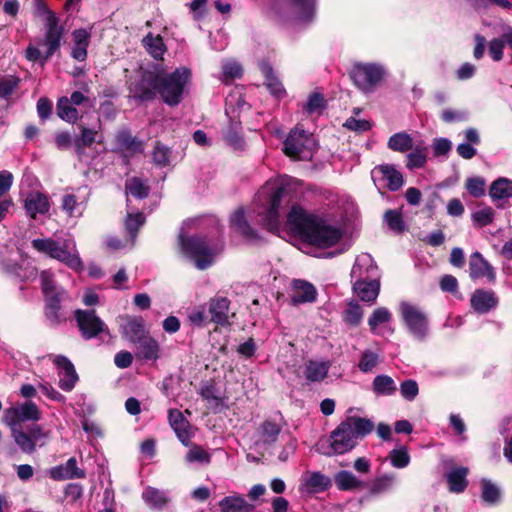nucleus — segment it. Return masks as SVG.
Instances as JSON below:
<instances>
[{
	"label": "nucleus",
	"mask_w": 512,
	"mask_h": 512,
	"mask_svg": "<svg viewBox=\"0 0 512 512\" xmlns=\"http://www.w3.org/2000/svg\"><path fill=\"white\" fill-rule=\"evenodd\" d=\"M501 491L499 487L489 479L481 480V498L488 505H495L499 502Z\"/></svg>",
	"instance_id": "nucleus-50"
},
{
	"label": "nucleus",
	"mask_w": 512,
	"mask_h": 512,
	"mask_svg": "<svg viewBox=\"0 0 512 512\" xmlns=\"http://www.w3.org/2000/svg\"><path fill=\"white\" fill-rule=\"evenodd\" d=\"M288 188L280 183H267L257 193V221L269 231L279 229L280 208L283 202L288 203Z\"/></svg>",
	"instance_id": "nucleus-1"
},
{
	"label": "nucleus",
	"mask_w": 512,
	"mask_h": 512,
	"mask_svg": "<svg viewBox=\"0 0 512 512\" xmlns=\"http://www.w3.org/2000/svg\"><path fill=\"white\" fill-rule=\"evenodd\" d=\"M316 142L312 134L295 127L288 133L283 142V152L290 158L308 160L312 157Z\"/></svg>",
	"instance_id": "nucleus-9"
},
{
	"label": "nucleus",
	"mask_w": 512,
	"mask_h": 512,
	"mask_svg": "<svg viewBox=\"0 0 512 512\" xmlns=\"http://www.w3.org/2000/svg\"><path fill=\"white\" fill-rule=\"evenodd\" d=\"M330 368L329 360H308L305 363L303 375L307 383H320L327 378Z\"/></svg>",
	"instance_id": "nucleus-29"
},
{
	"label": "nucleus",
	"mask_w": 512,
	"mask_h": 512,
	"mask_svg": "<svg viewBox=\"0 0 512 512\" xmlns=\"http://www.w3.org/2000/svg\"><path fill=\"white\" fill-rule=\"evenodd\" d=\"M469 275L472 279L487 278L489 282H493L495 280V272L493 267L478 251L470 255Z\"/></svg>",
	"instance_id": "nucleus-25"
},
{
	"label": "nucleus",
	"mask_w": 512,
	"mask_h": 512,
	"mask_svg": "<svg viewBox=\"0 0 512 512\" xmlns=\"http://www.w3.org/2000/svg\"><path fill=\"white\" fill-rule=\"evenodd\" d=\"M386 75V69L378 63L353 64L350 77L354 85L364 93H372L382 83Z\"/></svg>",
	"instance_id": "nucleus-8"
},
{
	"label": "nucleus",
	"mask_w": 512,
	"mask_h": 512,
	"mask_svg": "<svg viewBox=\"0 0 512 512\" xmlns=\"http://www.w3.org/2000/svg\"><path fill=\"white\" fill-rule=\"evenodd\" d=\"M389 458L392 466L398 469L407 467L410 462V456L405 447L393 449L389 454Z\"/></svg>",
	"instance_id": "nucleus-62"
},
{
	"label": "nucleus",
	"mask_w": 512,
	"mask_h": 512,
	"mask_svg": "<svg viewBox=\"0 0 512 512\" xmlns=\"http://www.w3.org/2000/svg\"><path fill=\"white\" fill-rule=\"evenodd\" d=\"M125 188L130 195L138 199L146 198L150 192V187L138 177L129 179Z\"/></svg>",
	"instance_id": "nucleus-54"
},
{
	"label": "nucleus",
	"mask_w": 512,
	"mask_h": 512,
	"mask_svg": "<svg viewBox=\"0 0 512 512\" xmlns=\"http://www.w3.org/2000/svg\"><path fill=\"white\" fill-rule=\"evenodd\" d=\"M350 275L353 281H361L378 277L380 273L372 256L362 253L357 256Z\"/></svg>",
	"instance_id": "nucleus-19"
},
{
	"label": "nucleus",
	"mask_w": 512,
	"mask_h": 512,
	"mask_svg": "<svg viewBox=\"0 0 512 512\" xmlns=\"http://www.w3.org/2000/svg\"><path fill=\"white\" fill-rule=\"evenodd\" d=\"M161 348L156 339L150 335L137 343L136 356L146 361H156L160 358Z\"/></svg>",
	"instance_id": "nucleus-34"
},
{
	"label": "nucleus",
	"mask_w": 512,
	"mask_h": 512,
	"mask_svg": "<svg viewBox=\"0 0 512 512\" xmlns=\"http://www.w3.org/2000/svg\"><path fill=\"white\" fill-rule=\"evenodd\" d=\"M260 70L265 77V85L269 91L277 97L283 96L285 89L281 81L275 76L272 66L266 62H262L260 64Z\"/></svg>",
	"instance_id": "nucleus-42"
},
{
	"label": "nucleus",
	"mask_w": 512,
	"mask_h": 512,
	"mask_svg": "<svg viewBox=\"0 0 512 512\" xmlns=\"http://www.w3.org/2000/svg\"><path fill=\"white\" fill-rule=\"evenodd\" d=\"M54 364L58 368L59 387L64 391H71L78 381L73 363L67 357L58 355L54 359Z\"/></svg>",
	"instance_id": "nucleus-20"
},
{
	"label": "nucleus",
	"mask_w": 512,
	"mask_h": 512,
	"mask_svg": "<svg viewBox=\"0 0 512 512\" xmlns=\"http://www.w3.org/2000/svg\"><path fill=\"white\" fill-rule=\"evenodd\" d=\"M242 73V67L238 62L226 60L222 63V74L220 76V80L223 83L228 84L234 79L240 78Z\"/></svg>",
	"instance_id": "nucleus-52"
},
{
	"label": "nucleus",
	"mask_w": 512,
	"mask_h": 512,
	"mask_svg": "<svg viewBox=\"0 0 512 512\" xmlns=\"http://www.w3.org/2000/svg\"><path fill=\"white\" fill-rule=\"evenodd\" d=\"M489 195L498 208L512 205V180L504 177L496 179L490 186Z\"/></svg>",
	"instance_id": "nucleus-21"
},
{
	"label": "nucleus",
	"mask_w": 512,
	"mask_h": 512,
	"mask_svg": "<svg viewBox=\"0 0 512 512\" xmlns=\"http://www.w3.org/2000/svg\"><path fill=\"white\" fill-rule=\"evenodd\" d=\"M230 300L227 297L215 296L209 301L211 321L220 326L229 325Z\"/></svg>",
	"instance_id": "nucleus-27"
},
{
	"label": "nucleus",
	"mask_w": 512,
	"mask_h": 512,
	"mask_svg": "<svg viewBox=\"0 0 512 512\" xmlns=\"http://www.w3.org/2000/svg\"><path fill=\"white\" fill-rule=\"evenodd\" d=\"M122 332L125 338L130 342L137 344L142 338L149 334L145 331L144 320L142 318H131L122 326Z\"/></svg>",
	"instance_id": "nucleus-37"
},
{
	"label": "nucleus",
	"mask_w": 512,
	"mask_h": 512,
	"mask_svg": "<svg viewBox=\"0 0 512 512\" xmlns=\"http://www.w3.org/2000/svg\"><path fill=\"white\" fill-rule=\"evenodd\" d=\"M291 289V303L295 306L303 303H312L316 300V288L308 281L295 279L292 281Z\"/></svg>",
	"instance_id": "nucleus-23"
},
{
	"label": "nucleus",
	"mask_w": 512,
	"mask_h": 512,
	"mask_svg": "<svg viewBox=\"0 0 512 512\" xmlns=\"http://www.w3.org/2000/svg\"><path fill=\"white\" fill-rule=\"evenodd\" d=\"M31 244L36 251L65 264L75 271H80L83 269V263L79 256L76 242L73 238L34 239Z\"/></svg>",
	"instance_id": "nucleus-5"
},
{
	"label": "nucleus",
	"mask_w": 512,
	"mask_h": 512,
	"mask_svg": "<svg viewBox=\"0 0 512 512\" xmlns=\"http://www.w3.org/2000/svg\"><path fill=\"white\" fill-rule=\"evenodd\" d=\"M342 237L340 229L325 224L322 220L316 219L304 239L310 244L319 247H331Z\"/></svg>",
	"instance_id": "nucleus-12"
},
{
	"label": "nucleus",
	"mask_w": 512,
	"mask_h": 512,
	"mask_svg": "<svg viewBox=\"0 0 512 512\" xmlns=\"http://www.w3.org/2000/svg\"><path fill=\"white\" fill-rule=\"evenodd\" d=\"M170 426L176 433L182 444L188 445L191 434L189 432V422L185 419L182 412L178 409H170L168 412Z\"/></svg>",
	"instance_id": "nucleus-31"
},
{
	"label": "nucleus",
	"mask_w": 512,
	"mask_h": 512,
	"mask_svg": "<svg viewBox=\"0 0 512 512\" xmlns=\"http://www.w3.org/2000/svg\"><path fill=\"white\" fill-rule=\"evenodd\" d=\"M396 482V477L393 474H385L374 479L370 486V493L372 495H379L387 493L392 490Z\"/></svg>",
	"instance_id": "nucleus-51"
},
{
	"label": "nucleus",
	"mask_w": 512,
	"mask_h": 512,
	"mask_svg": "<svg viewBox=\"0 0 512 512\" xmlns=\"http://www.w3.org/2000/svg\"><path fill=\"white\" fill-rule=\"evenodd\" d=\"M40 418V409L31 400L17 403L5 409L3 413V422L8 427H22V423L27 421L36 422L40 420Z\"/></svg>",
	"instance_id": "nucleus-11"
},
{
	"label": "nucleus",
	"mask_w": 512,
	"mask_h": 512,
	"mask_svg": "<svg viewBox=\"0 0 512 512\" xmlns=\"http://www.w3.org/2000/svg\"><path fill=\"white\" fill-rule=\"evenodd\" d=\"M466 189L471 196L479 198L485 194V181L481 177L469 178L466 181Z\"/></svg>",
	"instance_id": "nucleus-64"
},
{
	"label": "nucleus",
	"mask_w": 512,
	"mask_h": 512,
	"mask_svg": "<svg viewBox=\"0 0 512 512\" xmlns=\"http://www.w3.org/2000/svg\"><path fill=\"white\" fill-rule=\"evenodd\" d=\"M145 504L153 510H162L170 501L168 493L163 490L148 486L142 492Z\"/></svg>",
	"instance_id": "nucleus-35"
},
{
	"label": "nucleus",
	"mask_w": 512,
	"mask_h": 512,
	"mask_svg": "<svg viewBox=\"0 0 512 512\" xmlns=\"http://www.w3.org/2000/svg\"><path fill=\"white\" fill-rule=\"evenodd\" d=\"M363 317V310L356 302H350L343 312V320L351 326H356L360 323Z\"/></svg>",
	"instance_id": "nucleus-60"
},
{
	"label": "nucleus",
	"mask_w": 512,
	"mask_h": 512,
	"mask_svg": "<svg viewBox=\"0 0 512 512\" xmlns=\"http://www.w3.org/2000/svg\"><path fill=\"white\" fill-rule=\"evenodd\" d=\"M371 176L376 185H380L390 191H397L404 184L402 174L391 164L376 166L372 170Z\"/></svg>",
	"instance_id": "nucleus-16"
},
{
	"label": "nucleus",
	"mask_w": 512,
	"mask_h": 512,
	"mask_svg": "<svg viewBox=\"0 0 512 512\" xmlns=\"http://www.w3.org/2000/svg\"><path fill=\"white\" fill-rule=\"evenodd\" d=\"M279 414V419H266L264 420L258 428V436H259V443H262L264 445H272L277 440L278 437L283 429V426L285 425V421L281 415Z\"/></svg>",
	"instance_id": "nucleus-22"
},
{
	"label": "nucleus",
	"mask_w": 512,
	"mask_h": 512,
	"mask_svg": "<svg viewBox=\"0 0 512 512\" xmlns=\"http://www.w3.org/2000/svg\"><path fill=\"white\" fill-rule=\"evenodd\" d=\"M9 428L14 442L20 450L26 454L33 453L36 449L37 442L47 437V433H45L38 424H31L26 427V430H24L23 427Z\"/></svg>",
	"instance_id": "nucleus-13"
},
{
	"label": "nucleus",
	"mask_w": 512,
	"mask_h": 512,
	"mask_svg": "<svg viewBox=\"0 0 512 512\" xmlns=\"http://www.w3.org/2000/svg\"><path fill=\"white\" fill-rule=\"evenodd\" d=\"M190 77L191 71L188 68H177L168 74L162 65L157 64V85L155 87L163 102L169 106L178 105L183 99Z\"/></svg>",
	"instance_id": "nucleus-6"
},
{
	"label": "nucleus",
	"mask_w": 512,
	"mask_h": 512,
	"mask_svg": "<svg viewBox=\"0 0 512 512\" xmlns=\"http://www.w3.org/2000/svg\"><path fill=\"white\" fill-rule=\"evenodd\" d=\"M231 225L247 240L256 241L258 233L246 221L243 209H238L231 217Z\"/></svg>",
	"instance_id": "nucleus-41"
},
{
	"label": "nucleus",
	"mask_w": 512,
	"mask_h": 512,
	"mask_svg": "<svg viewBox=\"0 0 512 512\" xmlns=\"http://www.w3.org/2000/svg\"><path fill=\"white\" fill-rule=\"evenodd\" d=\"M379 360L380 357L378 353L371 350H364L361 353L358 368L363 373L371 372L378 365Z\"/></svg>",
	"instance_id": "nucleus-57"
},
{
	"label": "nucleus",
	"mask_w": 512,
	"mask_h": 512,
	"mask_svg": "<svg viewBox=\"0 0 512 512\" xmlns=\"http://www.w3.org/2000/svg\"><path fill=\"white\" fill-rule=\"evenodd\" d=\"M61 42V34H46L41 46L45 48L43 61H47L55 51L59 48Z\"/></svg>",
	"instance_id": "nucleus-63"
},
{
	"label": "nucleus",
	"mask_w": 512,
	"mask_h": 512,
	"mask_svg": "<svg viewBox=\"0 0 512 512\" xmlns=\"http://www.w3.org/2000/svg\"><path fill=\"white\" fill-rule=\"evenodd\" d=\"M469 473L466 467H454L447 474L446 479L448 482L449 490L453 493L463 492L467 485V475Z\"/></svg>",
	"instance_id": "nucleus-39"
},
{
	"label": "nucleus",
	"mask_w": 512,
	"mask_h": 512,
	"mask_svg": "<svg viewBox=\"0 0 512 512\" xmlns=\"http://www.w3.org/2000/svg\"><path fill=\"white\" fill-rule=\"evenodd\" d=\"M224 140L228 146L235 151H242L245 148V141L242 136V126L239 121H230L224 131Z\"/></svg>",
	"instance_id": "nucleus-38"
},
{
	"label": "nucleus",
	"mask_w": 512,
	"mask_h": 512,
	"mask_svg": "<svg viewBox=\"0 0 512 512\" xmlns=\"http://www.w3.org/2000/svg\"><path fill=\"white\" fill-rule=\"evenodd\" d=\"M317 217L309 214L299 205H293L287 215L290 229L304 239Z\"/></svg>",
	"instance_id": "nucleus-18"
},
{
	"label": "nucleus",
	"mask_w": 512,
	"mask_h": 512,
	"mask_svg": "<svg viewBox=\"0 0 512 512\" xmlns=\"http://www.w3.org/2000/svg\"><path fill=\"white\" fill-rule=\"evenodd\" d=\"M77 128L79 133L74 136V152L78 159L81 160L87 148L92 147L94 143L101 144L103 142V136L100 119H98L97 124L91 127L84 123H79Z\"/></svg>",
	"instance_id": "nucleus-14"
},
{
	"label": "nucleus",
	"mask_w": 512,
	"mask_h": 512,
	"mask_svg": "<svg viewBox=\"0 0 512 512\" xmlns=\"http://www.w3.org/2000/svg\"><path fill=\"white\" fill-rule=\"evenodd\" d=\"M409 151L406 167L410 170L422 168L427 162L429 154L428 145L424 141L419 140L414 145V148H411Z\"/></svg>",
	"instance_id": "nucleus-36"
},
{
	"label": "nucleus",
	"mask_w": 512,
	"mask_h": 512,
	"mask_svg": "<svg viewBox=\"0 0 512 512\" xmlns=\"http://www.w3.org/2000/svg\"><path fill=\"white\" fill-rule=\"evenodd\" d=\"M400 315L408 332L417 340L424 341L429 334V319L424 310L409 302H401Z\"/></svg>",
	"instance_id": "nucleus-10"
},
{
	"label": "nucleus",
	"mask_w": 512,
	"mask_h": 512,
	"mask_svg": "<svg viewBox=\"0 0 512 512\" xmlns=\"http://www.w3.org/2000/svg\"><path fill=\"white\" fill-rule=\"evenodd\" d=\"M303 108L310 115L321 114L326 108V102L323 95L318 92L310 94Z\"/></svg>",
	"instance_id": "nucleus-58"
},
{
	"label": "nucleus",
	"mask_w": 512,
	"mask_h": 512,
	"mask_svg": "<svg viewBox=\"0 0 512 512\" xmlns=\"http://www.w3.org/2000/svg\"><path fill=\"white\" fill-rule=\"evenodd\" d=\"M372 390L376 395L390 396L396 392L397 387L390 376L381 374L374 378L372 382Z\"/></svg>",
	"instance_id": "nucleus-47"
},
{
	"label": "nucleus",
	"mask_w": 512,
	"mask_h": 512,
	"mask_svg": "<svg viewBox=\"0 0 512 512\" xmlns=\"http://www.w3.org/2000/svg\"><path fill=\"white\" fill-rule=\"evenodd\" d=\"M374 429V423L358 416H349L341 422L331 433V448L336 454H344L351 451L358 440L370 434Z\"/></svg>",
	"instance_id": "nucleus-2"
},
{
	"label": "nucleus",
	"mask_w": 512,
	"mask_h": 512,
	"mask_svg": "<svg viewBox=\"0 0 512 512\" xmlns=\"http://www.w3.org/2000/svg\"><path fill=\"white\" fill-rule=\"evenodd\" d=\"M219 507L221 512H254L255 510V505L239 494L224 497L220 500Z\"/></svg>",
	"instance_id": "nucleus-33"
},
{
	"label": "nucleus",
	"mask_w": 512,
	"mask_h": 512,
	"mask_svg": "<svg viewBox=\"0 0 512 512\" xmlns=\"http://www.w3.org/2000/svg\"><path fill=\"white\" fill-rule=\"evenodd\" d=\"M142 43L146 51L155 59H161L166 51V46L160 34H147Z\"/></svg>",
	"instance_id": "nucleus-45"
},
{
	"label": "nucleus",
	"mask_w": 512,
	"mask_h": 512,
	"mask_svg": "<svg viewBox=\"0 0 512 512\" xmlns=\"http://www.w3.org/2000/svg\"><path fill=\"white\" fill-rule=\"evenodd\" d=\"M384 222L389 229L395 233H402L405 230V223L401 211L389 209L384 213Z\"/></svg>",
	"instance_id": "nucleus-53"
},
{
	"label": "nucleus",
	"mask_w": 512,
	"mask_h": 512,
	"mask_svg": "<svg viewBox=\"0 0 512 512\" xmlns=\"http://www.w3.org/2000/svg\"><path fill=\"white\" fill-rule=\"evenodd\" d=\"M416 143L417 141H414L410 134L406 132H398L389 138L387 146L393 151L405 153L411 148H414Z\"/></svg>",
	"instance_id": "nucleus-44"
},
{
	"label": "nucleus",
	"mask_w": 512,
	"mask_h": 512,
	"mask_svg": "<svg viewBox=\"0 0 512 512\" xmlns=\"http://www.w3.org/2000/svg\"><path fill=\"white\" fill-rule=\"evenodd\" d=\"M391 320V312L386 307H378L372 312L371 316L369 317L368 325L373 334L384 335L386 331L392 334L393 329H391L388 326Z\"/></svg>",
	"instance_id": "nucleus-30"
},
{
	"label": "nucleus",
	"mask_w": 512,
	"mask_h": 512,
	"mask_svg": "<svg viewBox=\"0 0 512 512\" xmlns=\"http://www.w3.org/2000/svg\"><path fill=\"white\" fill-rule=\"evenodd\" d=\"M116 144L120 150L141 152V142L137 140L128 130H121L116 134Z\"/></svg>",
	"instance_id": "nucleus-48"
},
{
	"label": "nucleus",
	"mask_w": 512,
	"mask_h": 512,
	"mask_svg": "<svg viewBox=\"0 0 512 512\" xmlns=\"http://www.w3.org/2000/svg\"><path fill=\"white\" fill-rule=\"evenodd\" d=\"M353 291L361 301L369 304L374 303L380 292V276L367 280L354 281Z\"/></svg>",
	"instance_id": "nucleus-24"
},
{
	"label": "nucleus",
	"mask_w": 512,
	"mask_h": 512,
	"mask_svg": "<svg viewBox=\"0 0 512 512\" xmlns=\"http://www.w3.org/2000/svg\"><path fill=\"white\" fill-rule=\"evenodd\" d=\"M182 252L194 260L198 269L204 270L212 265L214 258L224 249L222 238L208 241L206 237L179 235Z\"/></svg>",
	"instance_id": "nucleus-4"
},
{
	"label": "nucleus",
	"mask_w": 512,
	"mask_h": 512,
	"mask_svg": "<svg viewBox=\"0 0 512 512\" xmlns=\"http://www.w3.org/2000/svg\"><path fill=\"white\" fill-rule=\"evenodd\" d=\"M334 481L338 489L341 491L355 490L363 486V482L360 481L352 472L347 470H341L336 473Z\"/></svg>",
	"instance_id": "nucleus-46"
},
{
	"label": "nucleus",
	"mask_w": 512,
	"mask_h": 512,
	"mask_svg": "<svg viewBox=\"0 0 512 512\" xmlns=\"http://www.w3.org/2000/svg\"><path fill=\"white\" fill-rule=\"evenodd\" d=\"M331 485V479L321 472H312L303 482V486L308 493L324 492L329 489Z\"/></svg>",
	"instance_id": "nucleus-40"
},
{
	"label": "nucleus",
	"mask_w": 512,
	"mask_h": 512,
	"mask_svg": "<svg viewBox=\"0 0 512 512\" xmlns=\"http://www.w3.org/2000/svg\"><path fill=\"white\" fill-rule=\"evenodd\" d=\"M74 45L71 55L78 61H84L87 57V47L89 45L90 34H74Z\"/></svg>",
	"instance_id": "nucleus-55"
},
{
	"label": "nucleus",
	"mask_w": 512,
	"mask_h": 512,
	"mask_svg": "<svg viewBox=\"0 0 512 512\" xmlns=\"http://www.w3.org/2000/svg\"><path fill=\"white\" fill-rule=\"evenodd\" d=\"M21 79L16 75H5L0 77V99L10 104L13 95L19 88Z\"/></svg>",
	"instance_id": "nucleus-43"
},
{
	"label": "nucleus",
	"mask_w": 512,
	"mask_h": 512,
	"mask_svg": "<svg viewBox=\"0 0 512 512\" xmlns=\"http://www.w3.org/2000/svg\"><path fill=\"white\" fill-rule=\"evenodd\" d=\"M24 208L32 219H36L38 214L44 215L49 212V197L38 191L29 192L24 201Z\"/></svg>",
	"instance_id": "nucleus-26"
},
{
	"label": "nucleus",
	"mask_w": 512,
	"mask_h": 512,
	"mask_svg": "<svg viewBox=\"0 0 512 512\" xmlns=\"http://www.w3.org/2000/svg\"><path fill=\"white\" fill-rule=\"evenodd\" d=\"M57 115L68 123H76L79 118L78 110L68 100V97H61L56 106Z\"/></svg>",
	"instance_id": "nucleus-49"
},
{
	"label": "nucleus",
	"mask_w": 512,
	"mask_h": 512,
	"mask_svg": "<svg viewBox=\"0 0 512 512\" xmlns=\"http://www.w3.org/2000/svg\"><path fill=\"white\" fill-rule=\"evenodd\" d=\"M494 218L495 212L489 206L479 208L471 214L473 224L480 228L490 225Z\"/></svg>",
	"instance_id": "nucleus-56"
},
{
	"label": "nucleus",
	"mask_w": 512,
	"mask_h": 512,
	"mask_svg": "<svg viewBox=\"0 0 512 512\" xmlns=\"http://www.w3.org/2000/svg\"><path fill=\"white\" fill-rule=\"evenodd\" d=\"M37 11L47 25V32H57L58 19L43 0H37Z\"/></svg>",
	"instance_id": "nucleus-59"
},
{
	"label": "nucleus",
	"mask_w": 512,
	"mask_h": 512,
	"mask_svg": "<svg viewBox=\"0 0 512 512\" xmlns=\"http://www.w3.org/2000/svg\"><path fill=\"white\" fill-rule=\"evenodd\" d=\"M157 64H153L142 73L141 79L134 84L131 92L139 101H151L155 98L157 89Z\"/></svg>",
	"instance_id": "nucleus-15"
},
{
	"label": "nucleus",
	"mask_w": 512,
	"mask_h": 512,
	"mask_svg": "<svg viewBox=\"0 0 512 512\" xmlns=\"http://www.w3.org/2000/svg\"><path fill=\"white\" fill-rule=\"evenodd\" d=\"M464 137L465 142L458 144L456 151L461 158L469 160L477 154L474 145L480 144V135L477 129L468 128L464 131Z\"/></svg>",
	"instance_id": "nucleus-32"
},
{
	"label": "nucleus",
	"mask_w": 512,
	"mask_h": 512,
	"mask_svg": "<svg viewBox=\"0 0 512 512\" xmlns=\"http://www.w3.org/2000/svg\"><path fill=\"white\" fill-rule=\"evenodd\" d=\"M271 9L279 23L304 25L315 19L316 0H273Z\"/></svg>",
	"instance_id": "nucleus-3"
},
{
	"label": "nucleus",
	"mask_w": 512,
	"mask_h": 512,
	"mask_svg": "<svg viewBox=\"0 0 512 512\" xmlns=\"http://www.w3.org/2000/svg\"><path fill=\"white\" fill-rule=\"evenodd\" d=\"M470 303L476 312L485 314L498 305V298L491 290L476 289L471 296Z\"/></svg>",
	"instance_id": "nucleus-28"
},
{
	"label": "nucleus",
	"mask_w": 512,
	"mask_h": 512,
	"mask_svg": "<svg viewBox=\"0 0 512 512\" xmlns=\"http://www.w3.org/2000/svg\"><path fill=\"white\" fill-rule=\"evenodd\" d=\"M61 207L70 217L80 216L82 214L81 204L78 203L74 194L64 195Z\"/></svg>",
	"instance_id": "nucleus-61"
},
{
	"label": "nucleus",
	"mask_w": 512,
	"mask_h": 512,
	"mask_svg": "<svg viewBox=\"0 0 512 512\" xmlns=\"http://www.w3.org/2000/svg\"><path fill=\"white\" fill-rule=\"evenodd\" d=\"M40 281L42 293L46 300V318L51 324L57 325L61 322L60 304L66 299L67 293L56 284L54 274L49 270L41 272Z\"/></svg>",
	"instance_id": "nucleus-7"
},
{
	"label": "nucleus",
	"mask_w": 512,
	"mask_h": 512,
	"mask_svg": "<svg viewBox=\"0 0 512 512\" xmlns=\"http://www.w3.org/2000/svg\"><path fill=\"white\" fill-rule=\"evenodd\" d=\"M75 318L84 339H92L106 330L105 323L96 315L95 310H76Z\"/></svg>",
	"instance_id": "nucleus-17"
}]
</instances>
